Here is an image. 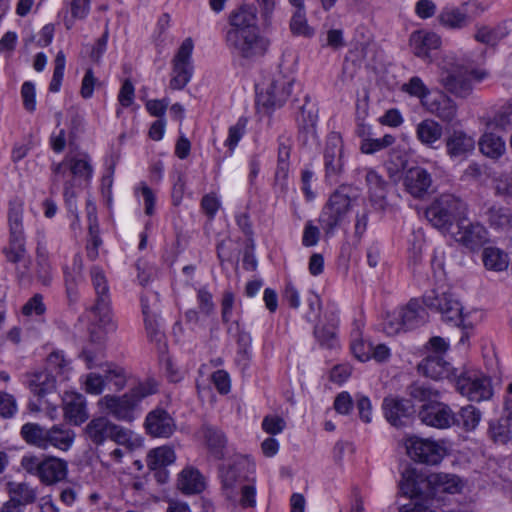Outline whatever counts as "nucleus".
Listing matches in <instances>:
<instances>
[{"mask_svg": "<svg viewBox=\"0 0 512 512\" xmlns=\"http://www.w3.org/2000/svg\"><path fill=\"white\" fill-rule=\"evenodd\" d=\"M47 365L51 370L59 375H63L65 378L71 370L70 360L67 359L63 351L60 350L53 351L48 355Z\"/></svg>", "mask_w": 512, "mask_h": 512, "instance_id": "obj_59", "label": "nucleus"}, {"mask_svg": "<svg viewBox=\"0 0 512 512\" xmlns=\"http://www.w3.org/2000/svg\"><path fill=\"white\" fill-rule=\"evenodd\" d=\"M24 203L20 199H14L9 202L8 226L9 234L25 235L23 225Z\"/></svg>", "mask_w": 512, "mask_h": 512, "instance_id": "obj_43", "label": "nucleus"}, {"mask_svg": "<svg viewBox=\"0 0 512 512\" xmlns=\"http://www.w3.org/2000/svg\"><path fill=\"white\" fill-rule=\"evenodd\" d=\"M51 171L53 186L63 185V196L68 212L78 219L75 187L82 182H89L93 176L90 156L87 153L67 155L62 162L53 163Z\"/></svg>", "mask_w": 512, "mask_h": 512, "instance_id": "obj_1", "label": "nucleus"}, {"mask_svg": "<svg viewBox=\"0 0 512 512\" xmlns=\"http://www.w3.org/2000/svg\"><path fill=\"white\" fill-rule=\"evenodd\" d=\"M412 406L406 399L389 395L383 399L382 410L386 420L395 427L404 425V420L411 414Z\"/></svg>", "mask_w": 512, "mask_h": 512, "instance_id": "obj_24", "label": "nucleus"}, {"mask_svg": "<svg viewBox=\"0 0 512 512\" xmlns=\"http://www.w3.org/2000/svg\"><path fill=\"white\" fill-rule=\"evenodd\" d=\"M29 387L35 395L44 396L54 389L55 379L47 372H39L34 374Z\"/></svg>", "mask_w": 512, "mask_h": 512, "instance_id": "obj_54", "label": "nucleus"}, {"mask_svg": "<svg viewBox=\"0 0 512 512\" xmlns=\"http://www.w3.org/2000/svg\"><path fill=\"white\" fill-rule=\"evenodd\" d=\"M194 41L188 37L183 40L177 49L171 64L172 72L169 87L172 90L183 89L191 80L193 75V59Z\"/></svg>", "mask_w": 512, "mask_h": 512, "instance_id": "obj_10", "label": "nucleus"}, {"mask_svg": "<svg viewBox=\"0 0 512 512\" xmlns=\"http://www.w3.org/2000/svg\"><path fill=\"white\" fill-rule=\"evenodd\" d=\"M457 389L471 401L480 402L492 396L490 380L478 371H467L457 380Z\"/></svg>", "mask_w": 512, "mask_h": 512, "instance_id": "obj_14", "label": "nucleus"}, {"mask_svg": "<svg viewBox=\"0 0 512 512\" xmlns=\"http://www.w3.org/2000/svg\"><path fill=\"white\" fill-rule=\"evenodd\" d=\"M419 307L415 302H409V304L403 308L398 317L394 320H389L384 324V331L388 335H394L399 333L404 328H413L419 323Z\"/></svg>", "mask_w": 512, "mask_h": 512, "instance_id": "obj_30", "label": "nucleus"}, {"mask_svg": "<svg viewBox=\"0 0 512 512\" xmlns=\"http://www.w3.org/2000/svg\"><path fill=\"white\" fill-rule=\"evenodd\" d=\"M489 77V72L482 68H468L447 57L441 66L440 84L458 98H467L473 92V84L480 83Z\"/></svg>", "mask_w": 512, "mask_h": 512, "instance_id": "obj_3", "label": "nucleus"}, {"mask_svg": "<svg viewBox=\"0 0 512 512\" xmlns=\"http://www.w3.org/2000/svg\"><path fill=\"white\" fill-rule=\"evenodd\" d=\"M460 489V480L455 475L431 473L426 476V499L441 498L442 493L455 494Z\"/></svg>", "mask_w": 512, "mask_h": 512, "instance_id": "obj_19", "label": "nucleus"}, {"mask_svg": "<svg viewBox=\"0 0 512 512\" xmlns=\"http://www.w3.org/2000/svg\"><path fill=\"white\" fill-rule=\"evenodd\" d=\"M443 135V127L433 119H425L416 126L417 139L425 146L433 148Z\"/></svg>", "mask_w": 512, "mask_h": 512, "instance_id": "obj_36", "label": "nucleus"}, {"mask_svg": "<svg viewBox=\"0 0 512 512\" xmlns=\"http://www.w3.org/2000/svg\"><path fill=\"white\" fill-rule=\"evenodd\" d=\"M176 455L169 446H161L152 449L147 455V466L151 470H157L174 463Z\"/></svg>", "mask_w": 512, "mask_h": 512, "instance_id": "obj_42", "label": "nucleus"}, {"mask_svg": "<svg viewBox=\"0 0 512 512\" xmlns=\"http://www.w3.org/2000/svg\"><path fill=\"white\" fill-rule=\"evenodd\" d=\"M344 141L340 133L331 132L326 139L323 150L325 177L337 182L344 172L345 166Z\"/></svg>", "mask_w": 512, "mask_h": 512, "instance_id": "obj_13", "label": "nucleus"}, {"mask_svg": "<svg viewBox=\"0 0 512 512\" xmlns=\"http://www.w3.org/2000/svg\"><path fill=\"white\" fill-rule=\"evenodd\" d=\"M22 314L26 317L43 316L46 312V305L41 294L32 296L22 307Z\"/></svg>", "mask_w": 512, "mask_h": 512, "instance_id": "obj_62", "label": "nucleus"}, {"mask_svg": "<svg viewBox=\"0 0 512 512\" xmlns=\"http://www.w3.org/2000/svg\"><path fill=\"white\" fill-rule=\"evenodd\" d=\"M408 395L415 401L423 404L436 401L440 394L431 386L420 382H414L407 388Z\"/></svg>", "mask_w": 512, "mask_h": 512, "instance_id": "obj_49", "label": "nucleus"}, {"mask_svg": "<svg viewBox=\"0 0 512 512\" xmlns=\"http://www.w3.org/2000/svg\"><path fill=\"white\" fill-rule=\"evenodd\" d=\"M235 503V501H233ZM239 502L243 508L254 507L256 505V488L254 483H246L238 489Z\"/></svg>", "mask_w": 512, "mask_h": 512, "instance_id": "obj_64", "label": "nucleus"}, {"mask_svg": "<svg viewBox=\"0 0 512 512\" xmlns=\"http://www.w3.org/2000/svg\"><path fill=\"white\" fill-rule=\"evenodd\" d=\"M437 20L442 27L454 31L466 29L471 24L470 15L462 4L460 6H444L439 12Z\"/></svg>", "mask_w": 512, "mask_h": 512, "instance_id": "obj_25", "label": "nucleus"}, {"mask_svg": "<svg viewBox=\"0 0 512 512\" xmlns=\"http://www.w3.org/2000/svg\"><path fill=\"white\" fill-rule=\"evenodd\" d=\"M178 488L185 494H197L204 490L205 482L200 472L187 467L181 471L178 477Z\"/></svg>", "mask_w": 512, "mask_h": 512, "instance_id": "obj_37", "label": "nucleus"}, {"mask_svg": "<svg viewBox=\"0 0 512 512\" xmlns=\"http://www.w3.org/2000/svg\"><path fill=\"white\" fill-rule=\"evenodd\" d=\"M491 4V0H467L462 3L463 8L467 9L468 15H470V23L487 12Z\"/></svg>", "mask_w": 512, "mask_h": 512, "instance_id": "obj_63", "label": "nucleus"}, {"mask_svg": "<svg viewBox=\"0 0 512 512\" xmlns=\"http://www.w3.org/2000/svg\"><path fill=\"white\" fill-rule=\"evenodd\" d=\"M407 455L414 461L429 465H436L445 456V448L438 442L421 438L415 435L404 439Z\"/></svg>", "mask_w": 512, "mask_h": 512, "instance_id": "obj_11", "label": "nucleus"}, {"mask_svg": "<svg viewBox=\"0 0 512 512\" xmlns=\"http://www.w3.org/2000/svg\"><path fill=\"white\" fill-rule=\"evenodd\" d=\"M68 472L67 462L52 456L43 458L39 479L46 485H52L62 481Z\"/></svg>", "mask_w": 512, "mask_h": 512, "instance_id": "obj_32", "label": "nucleus"}, {"mask_svg": "<svg viewBox=\"0 0 512 512\" xmlns=\"http://www.w3.org/2000/svg\"><path fill=\"white\" fill-rule=\"evenodd\" d=\"M248 120L246 117H240L237 122L232 125L228 130V137L225 140V146L229 148L231 152L234 151L239 141L246 133Z\"/></svg>", "mask_w": 512, "mask_h": 512, "instance_id": "obj_60", "label": "nucleus"}, {"mask_svg": "<svg viewBox=\"0 0 512 512\" xmlns=\"http://www.w3.org/2000/svg\"><path fill=\"white\" fill-rule=\"evenodd\" d=\"M480 151L487 157L496 159L501 157L505 150V142L493 133H485L479 140Z\"/></svg>", "mask_w": 512, "mask_h": 512, "instance_id": "obj_44", "label": "nucleus"}, {"mask_svg": "<svg viewBox=\"0 0 512 512\" xmlns=\"http://www.w3.org/2000/svg\"><path fill=\"white\" fill-rule=\"evenodd\" d=\"M103 373L105 384H111L115 391H121L127 385L128 373L123 367L114 363H107Z\"/></svg>", "mask_w": 512, "mask_h": 512, "instance_id": "obj_46", "label": "nucleus"}, {"mask_svg": "<svg viewBox=\"0 0 512 512\" xmlns=\"http://www.w3.org/2000/svg\"><path fill=\"white\" fill-rule=\"evenodd\" d=\"M84 432L87 438L95 445H101L107 440H112L129 450L133 446L131 432L115 424L106 416H98L91 419L86 425Z\"/></svg>", "mask_w": 512, "mask_h": 512, "instance_id": "obj_9", "label": "nucleus"}, {"mask_svg": "<svg viewBox=\"0 0 512 512\" xmlns=\"http://www.w3.org/2000/svg\"><path fill=\"white\" fill-rule=\"evenodd\" d=\"M9 497L25 506L33 503L37 498V491L27 482L9 481L6 484Z\"/></svg>", "mask_w": 512, "mask_h": 512, "instance_id": "obj_38", "label": "nucleus"}, {"mask_svg": "<svg viewBox=\"0 0 512 512\" xmlns=\"http://www.w3.org/2000/svg\"><path fill=\"white\" fill-rule=\"evenodd\" d=\"M449 370V363L441 355H429L418 364L420 373L435 380L447 377Z\"/></svg>", "mask_w": 512, "mask_h": 512, "instance_id": "obj_35", "label": "nucleus"}, {"mask_svg": "<svg viewBox=\"0 0 512 512\" xmlns=\"http://www.w3.org/2000/svg\"><path fill=\"white\" fill-rule=\"evenodd\" d=\"M75 432L63 425L57 424L48 428L43 450L54 448L66 452L74 444Z\"/></svg>", "mask_w": 512, "mask_h": 512, "instance_id": "obj_28", "label": "nucleus"}, {"mask_svg": "<svg viewBox=\"0 0 512 512\" xmlns=\"http://www.w3.org/2000/svg\"><path fill=\"white\" fill-rule=\"evenodd\" d=\"M62 406L64 418L75 426L81 425L89 417L86 398L79 392H64Z\"/></svg>", "mask_w": 512, "mask_h": 512, "instance_id": "obj_18", "label": "nucleus"}, {"mask_svg": "<svg viewBox=\"0 0 512 512\" xmlns=\"http://www.w3.org/2000/svg\"><path fill=\"white\" fill-rule=\"evenodd\" d=\"M447 155L454 160L466 159L475 149L476 141L473 136L463 130H453L446 138Z\"/></svg>", "mask_w": 512, "mask_h": 512, "instance_id": "obj_21", "label": "nucleus"}, {"mask_svg": "<svg viewBox=\"0 0 512 512\" xmlns=\"http://www.w3.org/2000/svg\"><path fill=\"white\" fill-rule=\"evenodd\" d=\"M509 34L504 22L496 24L476 23L474 25L473 39L487 47H496Z\"/></svg>", "mask_w": 512, "mask_h": 512, "instance_id": "obj_23", "label": "nucleus"}, {"mask_svg": "<svg viewBox=\"0 0 512 512\" xmlns=\"http://www.w3.org/2000/svg\"><path fill=\"white\" fill-rule=\"evenodd\" d=\"M432 176L423 167L415 166L409 168L404 175L403 185L405 190L414 198H424L429 194L432 187Z\"/></svg>", "mask_w": 512, "mask_h": 512, "instance_id": "obj_16", "label": "nucleus"}, {"mask_svg": "<svg viewBox=\"0 0 512 512\" xmlns=\"http://www.w3.org/2000/svg\"><path fill=\"white\" fill-rule=\"evenodd\" d=\"M2 252L7 261L15 265V273L19 283H30L31 261L27 254L25 235L9 234L8 244Z\"/></svg>", "mask_w": 512, "mask_h": 512, "instance_id": "obj_12", "label": "nucleus"}, {"mask_svg": "<svg viewBox=\"0 0 512 512\" xmlns=\"http://www.w3.org/2000/svg\"><path fill=\"white\" fill-rule=\"evenodd\" d=\"M351 351L353 355L362 362L371 359L372 344L363 340L359 326L351 332Z\"/></svg>", "mask_w": 512, "mask_h": 512, "instance_id": "obj_48", "label": "nucleus"}, {"mask_svg": "<svg viewBox=\"0 0 512 512\" xmlns=\"http://www.w3.org/2000/svg\"><path fill=\"white\" fill-rule=\"evenodd\" d=\"M90 11V0H71L70 2V15L68 11L63 17V23L67 30L74 27L76 20L85 19Z\"/></svg>", "mask_w": 512, "mask_h": 512, "instance_id": "obj_45", "label": "nucleus"}, {"mask_svg": "<svg viewBox=\"0 0 512 512\" xmlns=\"http://www.w3.org/2000/svg\"><path fill=\"white\" fill-rule=\"evenodd\" d=\"M455 240L465 247L475 250L489 241V233L482 224L478 222L466 223L461 219L458 223V231L455 234Z\"/></svg>", "mask_w": 512, "mask_h": 512, "instance_id": "obj_17", "label": "nucleus"}, {"mask_svg": "<svg viewBox=\"0 0 512 512\" xmlns=\"http://www.w3.org/2000/svg\"><path fill=\"white\" fill-rule=\"evenodd\" d=\"M291 152V143L288 139H280L278 145V165L276 176L286 178L289 171V158Z\"/></svg>", "mask_w": 512, "mask_h": 512, "instance_id": "obj_58", "label": "nucleus"}, {"mask_svg": "<svg viewBox=\"0 0 512 512\" xmlns=\"http://www.w3.org/2000/svg\"><path fill=\"white\" fill-rule=\"evenodd\" d=\"M90 275L96 293V301H100L101 298L110 300L109 286L103 270L98 266H93Z\"/></svg>", "mask_w": 512, "mask_h": 512, "instance_id": "obj_55", "label": "nucleus"}, {"mask_svg": "<svg viewBox=\"0 0 512 512\" xmlns=\"http://www.w3.org/2000/svg\"><path fill=\"white\" fill-rule=\"evenodd\" d=\"M466 214V204L451 194L439 196L426 210L428 221L437 229L446 232L454 221Z\"/></svg>", "mask_w": 512, "mask_h": 512, "instance_id": "obj_7", "label": "nucleus"}, {"mask_svg": "<svg viewBox=\"0 0 512 512\" xmlns=\"http://www.w3.org/2000/svg\"><path fill=\"white\" fill-rule=\"evenodd\" d=\"M145 428L147 433L153 437L168 438L174 433L176 424L166 410L155 408L147 414Z\"/></svg>", "mask_w": 512, "mask_h": 512, "instance_id": "obj_20", "label": "nucleus"}, {"mask_svg": "<svg viewBox=\"0 0 512 512\" xmlns=\"http://www.w3.org/2000/svg\"><path fill=\"white\" fill-rule=\"evenodd\" d=\"M424 305L441 315L445 322L452 323L463 328H471L474 324L471 320L472 312H463V306L458 298L446 284H440L427 291L423 295Z\"/></svg>", "mask_w": 512, "mask_h": 512, "instance_id": "obj_4", "label": "nucleus"}, {"mask_svg": "<svg viewBox=\"0 0 512 512\" xmlns=\"http://www.w3.org/2000/svg\"><path fill=\"white\" fill-rule=\"evenodd\" d=\"M157 384L152 380L141 382L123 395H105L98 402V408L118 421L132 422L141 401L156 392Z\"/></svg>", "mask_w": 512, "mask_h": 512, "instance_id": "obj_2", "label": "nucleus"}, {"mask_svg": "<svg viewBox=\"0 0 512 512\" xmlns=\"http://www.w3.org/2000/svg\"><path fill=\"white\" fill-rule=\"evenodd\" d=\"M486 220L494 229H506L511 226L512 214L509 209L491 206L485 213Z\"/></svg>", "mask_w": 512, "mask_h": 512, "instance_id": "obj_47", "label": "nucleus"}, {"mask_svg": "<svg viewBox=\"0 0 512 512\" xmlns=\"http://www.w3.org/2000/svg\"><path fill=\"white\" fill-rule=\"evenodd\" d=\"M351 209V198L345 188L334 191L323 206L319 215V223L327 237L334 235L348 218Z\"/></svg>", "mask_w": 512, "mask_h": 512, "instance_id": "obj_8", "label": "nucleus"}, {"mask_svg": "<svg viewBox=\"0 0 512 512\" xmlns=\"http://www.w3.org/2000/svg\"><path fill=\"white\" fill-rule=\"evenodd\" d=\"M294 78L276 73L256 87V104L265 113L282 107L292 93Z\"/></svg>", "mask_w": 512, "mask_h": 512, "instance_id": "obj_6", "label": "nucleus"}, {"mask_svg": "<svg viewBox=\"0 0 512 512\" xmlns=\"http://www.w3.org/2000/svg\"><path fill=\"white\" fill-rule=\"evenodd\" d=\"M259 29L256 8L252 5H242L229 15V28L226 35L237 34L247 30Z\"/></svg>", "mask_w": 512, "mask_h": 512, "instance_id": "obj_22", "label": "nucleus"}, {"mask_svg": "<svg viewBox=\"0 0 512 512\" xmlns=\"http://www.w3.org/2000/svg\"><path fill=\"white\" fill-rule=\"evenodd\" d=\"M44 233L38 232L36 247V276L45 286L50 285L53 279V268L49 261V254L45 246Z\"/></svg>", "mask_w": 512, "mask_h": 512, "instance_id": "obj_33", "label": "nucleus"}, {"mask_svg": "<svg viewBox=\"0 0 512 512\" xmlns=\"http://www.w3.org/2000/svg\"><path fill=\"white\" fill-rule=\"evenodd\" d=\"M456 419L459 421V426L461 425L465 430L470 431L474 430L478 426L481 419V413L476 407L467 405L460 409Z\"/></svg>", "mask_w": 512, "mask_h": 512, "instance_id": "obj_56", "label": "nucleus"}, {"mask_svg": "<svg viewBox=\"0 0 512 512\" xmlns=\"http://www.w3.org/2000/svg\"><path fill=\"white\" fill-rule=\"evenodd\" d=\"M226 46L231 55L244 63H254L269 51L271 40L259 29L225 35Z\"/></svg>", "mask_w": 512, "mask_h": 512, "instance_id": "obj_5", "label": "nucleus"}, {"mask_svg": "<svg viewBox=\"0 0 512 512\" xmlns=\"http://www.w3.org/2000/svg\"><path fill=\"white\" fill-rule=\"evenodd\" d=\"M220 476L226 498L230 501H236L238 489L241 485L246 484L245 478L241 474V465L223 466L220 470Z\"/></svg>", "mask_w": 512, "mask_h": 512, "instance_id": "obj_31", "label": "nucleus"}, {"mask_svg": "<svg viewBox=\"0 0 512 512\" xmlns=\"http://www.w3.org/2000/svg\"><path fill=\"white\" fill-rule=\"evenodd\" d=\"M484 266L493 271H504L509 265V256L497 247H486L482 252Z\"/></svg>", "mask_w": 512, "mask_h": 512, "instance_id": "obj_41", "label": "nucleus"}, {"mask_svg": "<svg viewBox=\"0 0 512 512\" xmlns=\"http://www.w3.org/2000/svg\"><path fill=\"white\" fill-rule=\"evenodd\" d=\"M337 320L333 316L327 325L318 324L314 329V334L319 343L327 348H333L337 344L336 338Z\"/></svg>", "mask_w": 512, "mask_h": 512, "instance_id": "obj_50", "label": "nucleus"}, {"mask_svg": "<svg viewBox=\"0 0 512 512\" xmlns=\"http://www.w3.org/2000/svg\"><path fill=\"white\" fill-rule=\"evenodd\" d=\"M418 417L423 424L437 429H447L452 425L459 424L452 409L438 400L422 404L418 411Z\"/></svg>", "mask_w": 512, "mask_h": 512, "instance_id": "obj_15", "label": "nucleus"}, {"mask_svg": "<svg viewBox=\"0 0 512 512\" xmlns=\"http://www.w3.org/2000/svg\"><path fill=\"white\" fill-rule=\"evenodd\" d=\"M80 383L84 391L91 395H100L106 385L104 376L94 372L81 376Z\"/></svg>", "mask_w": 512, "mask_h": 512, "instance_id": "obj_57", "label": "nucleus"}, {"mask_svg": "<svg viewBox=\"0 0 512 512\" xmlns=\"http://www.w3.org/2000/svg\"><path fill=\"white\" fill-rule=\"evenodd\" d=\"M402 91H404L405 93L409 94L412 97L418 98L423 107L424 102L429 101V99L432 97L430 96L429 88L418 76L411 77L407 83L403 84Z\"/></svg>", "mask_w": 512, "mask_h": 512, "instance_id": "obj_53", "label": "nucleus"}, {"mask_svg": "<svg viewBox=\"0 0 512 512\" xmlns=\"http://www.w3.org/2000/svg\"><path fill=\"white\" fill-rule=\"evenodd\" d=\"M409 42L414 55L426 59L441 46V37L432 31L418 30L411 34Z\"/></svg>", "mask_w": 512, "mask_h": 512, "instance_id": "obj_26", "label": "nucleus"}, {"mask_svg": "<svg viewBox=\"0 0 512 512\" xmlns=\"http://www.w3.org/2000/svg\"><path fill=\"white\" fill-rule=\"evenodd\" d=\"M54 63H55V67H54V72H53L51 82L49 84V90L53 93H56L60 90L62 80L64 77L66 57H65V54L63 53V51H59L57 53Z\"/></svg>", "mask_w": 512, "mask_h": 512, "instance_id": "obj_61", "label": "nucleus"}, {"mask_svg": "<svg viewBox=\"0 0 512 512\" xmlns=\"http://www.w3.org/2000/svg\"><path fill=\"white\" fill-rule=\"evenodd\" d=\"M92 312L95 315L96 324L103 329L105 332H113L117 326L113 320V316L110 308V300L101 298L100 301H96L92 307Z\"/></svg>", "mask_w": 512, "mask_h": 512, "instance_id": "obj_40", "label": "nucleus"}, {"mask_svg": "<svg viewBox=\"0 0 512 512\" xmlns=\"http://www.w3.org/2000/svg\"><path fill=\"white\" fill-rule=\"evenodd\" d=\"M424 108L443 122L450 123L457 116V104L446 94L440 92L424 102Z\"/></svg>", "mask_w": 512, "mask_h": 512, "instance_id": "obj_27", "label": "nucleus"}, {"mask_svg": "<svg viewBox=\"0 0 512 512\" xmlns=\"http://www.w3.org/2000/svg\"><path fill=\"white\" fill-rule=\"evenodd\" d=\"M199 433L205 441L210 453L217 459L222 458L227 444L224 433L217 427L208 424L203 425Z\"/></svg>", "mask_w": 512, "mask_h": 512, "instance_id": "obj_34", "label": "nucleus"}, {"mask_svg": "<svg viewBox=\"0 0 512 512\" xmlns=\"http://www.w3.org/2000/svg\"><path fill=\"white\" fill-rule=\"evenodd\" d=\"M400 492L411 500L418 497L426 499V476L418 474L415 469H405L399 483Z\"/></svg>", "mask_w": 512, "mask_h": 512, "instance_id": "obj_29", "label": "nucleus"}, {"mask_svg": "<svg viewBox=\"0 0 512 512\" xmlns=\"http://www.w3.org/2000/svg\"><path fill=\"white\" fill-rule=\"evenodd\" d=\"M290 29L294 35L312 37L314 29L309 26L306 19L305 7L297 8L290 21Z\"/></svg>", "mask_w": 512, "mask_h": 512, "instance_id": "obj_52", "label": "nucleus"}, {"mask_svg": "<svg viewBox=\"0 0 512 512\" xmlns=\"http://www.w3.org/2000/svg\"><path fill=\"white\" fill-rule=\"evenodd\" d=\"M48 428L38 423H25L20 430L22 439L30 446L43 450Z\"/></svg>", "mask_w": 512, "mask_h": 512, "instance_id": "obj_39", "label": "nucleus"}, {"mask_svg": "<svg viewBox=\"0 0 512 512\" xmlns=\"http://www.w3.org/2000/svg\"><path fill=\"white\" fill-rule=\"evenodd\" d=\"M365 180L373 198L378 200L385 198L387 183L378 172L371 168L366 169Z\"/></svg>", "mask_w": 512, "mask_h": 512, "instance_id": "obj_51", "label": "nucleus"}]
</instances>
